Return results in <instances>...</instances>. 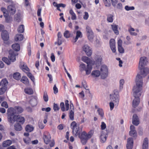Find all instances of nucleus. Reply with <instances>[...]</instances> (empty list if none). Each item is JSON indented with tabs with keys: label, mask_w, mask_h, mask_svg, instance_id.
Masks as SVG:
<instances>
[{
	"label": "nucleus",
	"mask_w": 149,
	"mask_h": 149,
	"mask_svg": "<svg viewBox=\"0 0 149 149\" xmlns=\"http://www.w3.org/2000/svg\"><path fill=\"white\" fill-rule=\"evenodd\" d=\"M120 86L119 89L120 90L122 89L123 88V85L124 83V80L123 79H121L120 81Z\"/></svg>",
	"instance_id": "864d4df0"
},
{
	"label": "nucleus",
	"mask_w": 149,
	"mask_h": 149,
	"mask_svg": "<svg viewBox=\"0 0 149 149\" xmlns=\"http://www.w3.org/2000/svg\"><path fill=\"white\" fill-rule=\"evenodd\" d=\"M1 37L4 41L8 40L9 38V35L7 31H3L1 33Z\"/></svg>",
	"instance_id": "6ab92c4d"
},
{
	"label": "nucleus",
	"mask_w": 149,
	"mask_h": 149,
	"mask_svg": "<svg viewBox=\"0 0 149 149\" xmlns=\"http://www.w3.org/2000/svg\"><path fill=\"white\" fill-rule=\"evenodd\" d=\"M25 93L29 95L32 94L33 93V91L31 88H26L24 89Z\"/></svg>",
	"instance_id": "ea45409f"
},
{
	"label": "nucleus",
	"mask_w": 149,
	"mask_h": 149,
	"mask_svg": "<svg viewBox=\"0 0 149 149\" xmlns=\"http://www.w3.org/2000/svg\"><path fill=\"white\" fill-rule=\"evenodd\" d=\"M13 109V111L15 114H19L22 113L23 111V109L21 107L16 106L14 108L10 107Z\"/></svg>",
	"instance_id": "2eb2a0df"
},
{
	"label": "nucleus",
	"mask_w": 149,
	"mask_h": 149,
	"mask_svg": "<svg viewBox=\"0 0 149 149\" xmlns=\"http://www.w3.org/2000/svg\"><path fill=\"white\" fill-rule=\"evenodd\" d=\"M27 75L31 79V81L34 82L35 79L34 76H33L30 72H29L27 73Z\"/></svg>",
	"instance_id": "de8ad7c7"
},
{
	"label": "nucleus",
	"mask_w": 149,
	"mask_h": 149,
	"mask_svg": "<svg viewBox=\"0 0 149 149\" xmlns=\"http://www.w3.org/2000/svg\"><path fill=\"white\" fill-rule=\"evenodd\" d=\"M118 49L119 52L120 53H123L124 52V49L122 47V41L120 39L118 42Z\"/></svg>",
	"instance_id": "a211bd4d"
},
{
	"label": "nucleus",
	"mask_w": 149,
	"mask_h": 149,
	"mask_svg": "<svg viewBox=\"0 0 149 149\" xmlns=\"http://www.w3.org/2000/svg\"><path fill=\"white\" fill-rule=\"evenodd\" d=\"M13 109L12 108H9L7 112L8 121L10 123L12 124L16 121L17 117V115H15V113H14Z\"/></svg>",
	"instance_id": "7ed1b4c3"
},
{
	"label": "nucleus",
	"mask_w": 149,
	"mask_h": 149,
	"mask_svg": "<svg viewBox=\"0 0 149 149\" xmlns=\"http://www.w3.org/2000/svg\"><path fill=\"white\" fill-rule=\"evenodd\" d=\"M14 19L15 21L19 22L21 21V19L19 15H15L14 17Z\"/></svg>",
	"instance_id": "6e6d98bb"
},
{
	"label": "nucleus",
	"mask_w": 149,
	"mask_h": 149,
	"mask_svg": "<svg viewBox=\"0 0 149 149\" xmlns=\"http://www.w3.org/2000/svg\"><path fill=\"white\" fill-rule=\"evenodd\" d=\"M97 111L99 114L100 115V116L101 117V118L102 119H103L104 114L103 111L102 109L98 108L97 109Z\"/></svg>",
	"instance_id": "37998d69"
},
{
	"label": "nucleus",
	"mask_w": 149,
	"mask_h": 149,
	"mask_svg": "<svg viewBox=\"0 0 149 149\" xmlns=\"http://www.w3.org/2000/svg\"><path fill=\"white\" fill-rule=\"evenodd\" d=\"M30 103L32 106L34 107L37 104V100L35 98H33L30 100Z\"/></svg>",
	"instance_id": "c9c22d12"
},
{
	"label": "nucleus",
	"mask_w": 149,
	"mask_h": 149,
	"mask_svg": "<svg viewBox=\"0 0 149 149\" xmlns=\"http://www.w3.org/2000/svg\"><path fill=\"white\" fill-rule=\"evenodd\" d=\"M12 143V141L10 140H7L3 142L2 146L4 147H7L10 145Z\"/></svg>",
	"instance_id": "473e14b6"
},
{
	"label": "nucleus",
	"mask_w": 149,
	"mask_h": 149,
	"mask_svg": "<svg viewBox=\"0 0 149 149\" xmlns=\"http://www.w3.org/2000/svg\"><path fill=\"white\" fill-rule=\"evenodd\" d=\"M51 109L50 107H48L47 108H42V110L43 111H45L47 112H49L50 111Z\"/></svg>",
	"instance_id": "e2e57ef3"
},
{
	"label": "nucleus",
	"mask_w": 149,
	"mask_h": 149,
	"mask_svg": "<svg viewBox=\"0 0 149 149\" xmlns=\"http://www.w3.org/2000/svg\"><path fill=\"white\" fill-rule=\"evenodd\" d=\"M81 139V142L84 145H85L86 143L87 140H88V139L87 138L82 139Z\"/></svg>",
	"instance_id": "338daca9"
},
{
	"label": "nucleus",
	"mask_w": 149,
	"mask_h": 149,
	"mask_svg": "<svg viewBox=\"0 0 149 149\" xmlns=\"http://www.w3.org/2000/svg\"><path fill=\"white\" fill-rule=\"evenodd\" d=\"M130 131L129 135L132 137L136 138L137 136V133L135 130V127L133 125H131L130 127Z\"/></svg>",
	"instance_id": "1a4fd4ad"
},
{
	"label": "nucleus",
	"mask_w": 149,
	"mask_h": 149,
	"mask_svg": "<svg viewBox=\"0 0 149 149\" xmlns=\"http://www.w3.org/2000/svg\"><path fill=\"white\" fill-rule=\"evenodd\" d=\"M71 127L72 129V133L74 135L77 136L79 135V137L80 139L87 138L86 133L85 131L80 134L79 126L77 125L75 121L71 123Z\"/></svg>",
	"instance_id": "f257e3e1"
},
{
	"label": "nucleus",
	"mask_w": 149,
	"mask_h": 149,
	"mask_svg": "<svg viewBox=\"0 0 149 149\" xmlns=\"http://www.w3.org/2000/svg\"><path fill=\"white\" fill-rule=\"evenodd\" d=\"M2 60L8 65H10L11 63V61L9 60L6 57H3L2 58Z\"/></svg>",
	"instance_id": "a18cd8bd"
},
{
	"label": "nucleus",
	"mask_w": 149,
	"mask_h": 149,
	"mask_svg": "<svg viewBox=\"0 0 149 149\" xmlns=\"http://www.w3.org/2000/svg\"><path fill=\"white\" fill-rule=\"evenodd\" d=\"M64 36L66 38H68L70 36V33L69 31L66 30L64 33Z\"/></svg>",
	"instance_id": "c03bdc74"
},
{
	"label": "nucleus",
	"mask_w": 149,
	"mask_h": 149,
	"mask_svg": "<svg viewBox=\"0 0 149 149\" xmlns=\"http://www.w3.org/2000/svg\"><path fill=\"white\" fill-rule=\"evenodd\" d=\"M1 106L3 107L6 108H7L8 107V105L7 102L5 101H4L2 103Z\"/></svg>",
	"instance_id": "680f3d73"
},
{
	"label": "nucleus",
	"mask_w": 149,
	"mask_h": 149,
	"mask_svg": "<svg viewBox=\"0 0 149 149\" xmlns=\"http://www.w3.org/2000/svg\"><path fill=\"white\" fill-rule=\"evenodd\" d=\"M82 35L81 32L79 31H77L76 32V37L74 38V42H77V40L79 38H81Z\"/></svg>",
	"instance_id": "a878e982"
},
{
	"label": "nucleus",
	"mask_w": 149,
	"mask_h": 149,
	"mask_svg": "<svg viewBox=\"0 0 149 149\" xmlns=\"http://www.w3.org/2000/svg\"><path fill=\"white\" fill-rule=\"evenodd\" d=\"M8 81L6 79H2L0 82V85L2 87H6L8 84Z\"/></svg>",
	"instance_id": "72a5a7b5"
},
{
	"label": "nucleus",
	"mask_w": 149,
	"mask_h": 149,
	"mask_svg": "<svg viewBox=\"0 0 149 149\" xmlns=\"http://www.w3.org/2000/svg\"><path fill=\"white\" fill-rule=\"evenodd\" d=\"M7 10L8 12L11 15H14L16 10L15 6L13 5L8 6L7 7Z\"/></svg>",
	"instance_id": "4468645a"
},
{
	"label": "nucleus",
	"mask_w": 149,
	"mask_h": 149,
	"mask_svg": "<svg viewBox=\"0 0 149 149\" xmlns=\"http://www.w3.org/2000/svg\"><path fill=\"white\" fill-rule=\"evenodd\" d=\"M91 75L95 77H98L100 75V72L98 70H94L92 72Z\"/></svg>",
	"instance_id": "e433bc0d"
},
{
	"label": "nucleus",
	"mask_w": 149,
	"mask_h": 149,
	"mask_svg": "<svg viewBox=\"0 0 149 149\" xmlns=\"http://www.w3.org/2000/svg\"><path fill=\"white\" fill-rule=\"evenodd\" d=\"M86 31L87 33V37L88 39L90 41L93 40L94 38L93 33L91 28L88 26L86 27Z\"/></svg>",
	"instance_id": "6e6552de"
},
{
	"label": "nucleus",
	"mask_w": 149,
	"mask_h": 149,
	"mask_svg": "<svg viewBox=\"0 0 149 149\" xmlns=\"http://www.w3.org/2000/svg\"><path fill=\"white\" fill-rule=\"evenodd\" d=\"M14 128L17 131H20L22 130V127L21 125L19 123H17L14 125Z\"/></svg>",
	"instance_id": "c756f323"
},
{
	"label": "nucleus",
	"mask_w": 149,
	"mask_h": 149,
	"mask_svg": "<svg viewBox=\"0 0 149 149\" xmlns=\"http://www.w3.org/2000/svg\"><path fill=\"white\" fill-rule=\"evenodd\" d=\"M113 15L111 14L108 15L107 16V20L109 22L111 23L113 22Z\"/></svg>",
	"instance_id": "4c0bfd02"
},
{
	"label": "nucleus",
	"mask_w": 149,
	"mask_h": 149,
	"mask_svg": "<svg viewBox=\"0 0 149 149\" xmlns=\"http://www.w3.org/2000/svg\"><path fill=\"white\" fill-rule=\"evenodd\" d=\"M22 70L24 72H26V71H29V69L27 67V66L25 65L24 64H23L22 66Z\"/></svg>",
	"instance_id": "3c124183"
},
{
	"label": "nucleus",
	"mask_w": 149,
	"mask_h": 149,
	"mask_svg": "<svg viewBox=\"0 0 149 149\" xmlns=\"http://www.w3.org/2000/svg\"><path fill=\"white\" fill-rule=\"evenodd\" d=\"M142 84H136L133 89V96L134 97H140L141 95V91L142 89Z\"/></svg>",
	"instance_id": "39448f33"
},
{
	"label": "nucleus",
	"mask_w": 149,
	"mask_h": 149,
	"mask_svg": "<svg viewBox=\"0 0 149 149\" xmlns=\"http://www.w3.org/2000/svg\"><path fill=\"white\" fill-rule=\"evenodd\" d=\"M139 97H134L135 98L133 101L132 106L134 107H136L139 105L140 102Z\"/></svg>",
	"instance_id": "4be33fe9"
},
{
	"label": "nucleus",
	"mask_w": 149,
	"mask_h": 149,
	"mask_svg": "<svg viewBox=\"0 0 149 149\" xmlns=\"http://www.w3.org/2000/svg\"><path fill=\"white\" fill-rule=\"evenodd\" d=\"M83 49L88 56H90L91 55L92 53V50L87 45H84L83 47Z\"/></svg>",
	"instance_id": "f8f14e48"
},
{
	"label": "nucleus",
	"mask_w": 149,
	"mask_h": 149,
	"mask_svg": "<svg viewBox=\"0 0 149 149\" xmlns=\"http://www.w3.org/2000/svg\"><path fill=\"white\" fill-rule=\"evenodd\" d=\"M111 27L114 33L117 35L119 34V31L118 29V26L116 25H111Z\"/></svg>",
	"instance_id": "bb28decb"
},
{
	"label": "nucleus",
	"mask_w": 149,
	"mask_h": 149,
	"mask_svg": "<svg viewBox=\"0 0 149 149\" xmlns=\"http://www.w3.org/2000/svg\"><path fill=\"white\" fill-rule=\"evenodd\" d=\"M107 135L106 134H104L103 133L101 134V135L100 137V141L102 143H104L106 141Z\"/></svg>",
	"instance_id": "b1692460"
},
{
	"label": "nucleus",
	"mask_w": 149,
	"mask_h": 149,
	"mask_svg": "<svg viewBox=\"0 0 149 149\" xmlns=\"http://www.w3.org/2000/svg\"><path fill=\"white\" fill-rule=\"evenodd\" d=\"M105 5L106 7H110L111 5V3L109 0H103Z\"/></svg>",
	"instance_id": "09e8293b"
},
{
	"label": "nucleus",
	"mask_w": 149,
	"mask_h": 149,
	"mask_svg": "<svg viewBox=\"0 0 149 149\" xmlns=\"http://www.w3.org/2000/svg\"><path fill=\"white\" fill-rule=\"evenodd\" d=\"M54 93V94H56L58 92V89L56 87V84L54 85L53 87Z\"/></svg>",
	"instance_id": "69168bd1"
},
{
	"label": "nucleus",
	"mask_w": 149,
	"mask_h": 149,
	"mask_svg": "<svg viewBox=\"0 0 149 149\" xmlns=\"http://www.w3.org/2000/svg\"><path fill=\"white\" fill-rule=\"evenodd\" d=\"M25 129L26 131L28 132H31L33 130L34 127L32 126L28 125L26 126Z\"/></svg>",
	"instance_id": "c85d7f7f"
},
{
	"label": "nucleus",
	"mask_w": 149,
	"mask_h": 149,
	"mask_svg": "<svg viewBox=\"0 0 149 149\" xmlns=\"http://www.w3.org/2000/svg\"><path fill=\"white\" fill-rule=\"evenodd\" d=\"M132 123L135 126H137L139 123V121L137 116L134 114L133 115L132 118Z\"/></svg>",
	"instance_id": "f3484780"
},
{
	"label": "nucleus",
	"mask_w": 149,
	"mask_h": 149,
	"mask_svg": "<svg viewBox=\"0 0 149 149\" xmlns=\"http://www.w3.org/2000/svg\"><path fill=\"white\" fill-rule=\"evenodd\" d=\"M100 72L101 78L103 79H105L107 77L108 73L107 67L105 65H102Z\"/></svg>",
	"instance_id": "0eeeda50"
},
{
	"label": "nucleus",
	"mask_w": 149,
	"mask_h": 149,
	"mask_svg": "<svg viewBox=\"0 0 149 149\" xmlns=\"http://www.w3.org/2000/svg\"><path fill=\"white\" fill-rule=\"evenodd\" d=\"M119 92L117 90H114L113 93L110 95L111 102H114L115 106H117L118 104L119 100Z\"/></svg>",
	"instance_id": "20e7f679"
},
{
	"label": "nucleus",
	"mask_w": 149,
	"mask_h": 149,
	"mask_svg": "<svg viewBox=\"0 0 149 149\" xmlns=\"http://www.w3.org/2000/svg\"><path fill=\"white\" fill-rule=\"evenodd\" d=\"M13 77L15 79L19 80L21 78L20 74L19 72L15 73L13 75Z\"/></svg>",
	"instance_id": "58836bf2"
},
{
	"label": "nucleus",
	"mask_w": 149,
	"mask_h": 149,
	"mask_svg": "<svg viewBox=\"0 0 149 149\" xmlns=\"http://www.w3.org/2000/svg\"><path fill=\"white\" fill-rule=\"evenodd\" d=\"M93 133V131L92 130H91L88 134H86L87 138L88 139L92 136Z\"/></svg>",
	"instance_id": "8fccbe9b"
},
{
	"label": "nucleus",
	"mask_w": 149,
	"mask_h": 149,
	"mask_svg": "<svg viewBox=\"0 0 149 149\" xmlns=\"http://www.w3.org/2000/svg\"><path fill=\"white\" fill-rule=\"evenodd\" d=\"M9 55L8 58L9 60L13 62L16 60V55L14 51L10 50L9 52Z\"/></svg>",
	"instance_id": "9d476101"
},
{
	"label": "nucleus",
	"mask_w": 149,
	"mask_h": 149,
	"mask_svg": "<svg viewBox=\"0 0 149 149\" xmlns=\"http://www.w3.org/2000/svg\"><path fill=\"white\" fill-rule=\"evenodd\" d=\"M147 61L146 57L143 56L141 58L139 62V68L141 70V74L142 75L145 74L146 76L149 73V69L148 68H144V67L146 65Z\"/></svg>",
	"instance_id": "f03ea898"
},
{
	"label": "nucleus",
	"mask_w": 149,
	"mask_h": 149,
	"mask_svg": "<svg viewBox=\"0 0 149 149\" xmlns=\"http://www.w3.org/2000/svg\"><path fill=\"white\" fill-rule=\"evenodd\" d=\"M145 76V74H143V75H142L140 72V74H137L136 77V84H143V79L142 78L145 77V76Z\"/></svg>",
	"instance_id": "9b49d317"
},
{
	"label": "nucleus",
	"mask_w": 149,
	"mask_h": 149,
	"mask_svg": "<svg viewBox=\"0 0 149 149\" xmlns=\"http://www.w3.org/2000/svg\"><path fill=\"white\" fill-rule=\"evenodd\" d=\"M53 109L54 111H56L59 110V107L57 104L54 103V104Z\"/></svg>",
	"instance_id": "13d9d810"
},
{
	"label": "nucleus",
	"mask_w": 149,
	"mask_h": 149,
	"mask_svg": "<svg viewBox=\"0 0 149 149\" xmlns=\"http://www.w3.org/2000/svg\"><path fill=\"white\" fill-rule=\"evenodd\" d=\"M60 107L61 110L63 111H65V107L64 103L62 102L60 103Z\"/></svg>",
	"instance_id": "052dcab7"
},
{
	"label": "nucleus",
	"mask_w": 149,
	"mask_h": 149,
	"mask_svg": "<svg viewBox=\"0 0 149 149\" xmlns=\"http://www.w3.org/2000/svg\"><path fill=\"white\" fill-rule=\"evenodd\" d=\"M74 112L73 110H71L69 113V117L70 119L72 120L74 119Z\"/></svg>",
	"instance_id": "49530a36"
},
{
	"label": "nucleus",
	"mask_w": 149,
	"mask_h": 149,
	"mask_svg": "<svg viewBox=\"0 0 149 149\" xmlns=\"http://www.w3.org/2000/svg\"><path fill=\"white\" fill-rule=\"evenodd\" d=\"M20 81L25 84L27 85L29 84V81L28 79L26 76H23Z\"/></svg>",
	"instance_id": "7c9ffc66"
},
{
	"label": "nucleus",
	"mask_w": 149,
	"mask_h": 149,
	"mask_svg": "<svg viewBox=\"0 0 149 149\" xmlns=\"http://www.w3.org/2000/svg\"><path fill=\"white\" fill-rule=\"evenodd\" d=\"M115 40L114 39H111L109 41L110 47L113 53L116 52Z\"/></svg>",
	"instance_id": "ddd939ff"
},
{
	"label": "nucleus",
	"mask_w": 149,
	"mask_h": 149,
	"mask_svg": "<svg viewBox=\"0 0 149 149\" xmlns=\"http://www.w3.org/2000/svg\"><path fill=\"white\" fill-rule=\"evenodd\" d=\"M68 102L69 101L68 100H66L65 101V107L66 111H68L69 109V104Z\"/></svg>",
	"instance_id": "bf43d9fd"
},
{
	"label": "nucleus",
	"mask_w": 149,
	"mask_h": 149,
	"mask_svg": "<svg viewBox=\"0 0 149 149\" xmlns=\"http://www.w3.org/2000/svg\"><path fill=\"white\" fill-rule=\"evenodd\" d=\"M81 60L82 61L86 63L87 65L90 64V60L88 57L86 56H84L81 58Z\"/></svg>",
	"instance_id": "f704fd0d"
},
{
	"label": "nucleus",
	"mask_w": 149,
	"mask_h": 149,
	"mask_svg": "<svg viewBox=\"0 0 149 149\" xmlns=\"http://www.w3.org/2000/svg\"><path fill=\"white\" fill-rule=\"evenodd\" d=\"M43 138L45 143L48 144L50 141L51 136L49 134L47 133L43 135Z\"/></svg>",
	"instance_id": "aec40b11"
},
{
	"label": "nucleus",
	"mask_w": 149,
	"mask_h": 149,
	"mask_svg": "<svg viewBox=\"0 0 149 149\" xmlns=\"http://www.w3.org/2000/svg\"><path fill=\"white\" fill-rule=\"evenodd\" d=\"M92 69V67L90 64L87 65L86 68L85 64L83 63H81L79 66V70L80 71L82 72L85 71L86 74L87 75L90 74Z\"/></svg>",
	"instance_id": "423d86ee"
},
{
	"label": "nucleus",
	"mask_w": 149,
	"mask_h": 149,
	"mask_svg": "<svg viewBox=\"0 0 149 149\" xmlns=\"http://www.w3.org/2000/svg\"><path fill=\"white\" fill-rule=\"evenodd\" d=\"M12 47V48L16 51H18L20 50V46L19 44L16 43L13 44Z\"/></svg>",
	"instance_id": "2f4dec72"
},
{
	"label": "nucleus",
	"mask_w": 149,
	"mask_h": 149,
	"mask_svg": "<svg viewBox=\"0 0 149 149\" xmlns=\"http://www.w3.org/2000/svg\"><path fill=\"white\" fill-rule=\"evenodd\" d=\"M125 9L127 10H132L134 9V8L133 6L130 7L126 6L125 7Z\"/></svg>",
	"instance_id": "4d7b16f0"
},
{
	"label": "nucleus",
	"mask_w": 149,
	"mask_h": 149,
	"mask_svg": "<svg viewBox=\"0 0 149 149\" xmlns=\"http://www.w3.org/2000/svg\"><path fill=\"white\" fill-rule=\"evenodd\" d=\"M23 36L22 34H17L16 35L15 39L16 41H21L23 40Z\"/></svg>",
	"instance_id": "cd10ccee"
},
{
	"label": "nucleus",
	"mask_w": 149,
	"mask_h": 149,
	"mask_svg": "<svg viewBox=\"0 0 149 149\" xmlns=\"http://www.w3.org/2000/svg\"><path fill=\"white\" fill-rule=\"evenodd\" d=\"M126 147L127 149H132L133 148V140L132 138H129L127 139Z\"/></svg>",
	"instance_id": "dca6fc26"
},
{
	"label": "nucleus",
	"mask_w": 149,
	"mask_h": 149,
	"mask_svg": "<svg viewBox=\"0 0 149 149\" xmlns=\"http://www.w3.org/2000/svg\"><path fill=\"white\" fill-rule=\"evenodd\" d=\"M95 59L96 61V64L99 65L101 64V63L102 61V58L100 56H96L95 57Z\"/></svg>",
	"instance_id": "393cba45"
},
{
	"label": "nucleus",
	"mask_w": 149,
	"mask_h": 149,
	"mask_svg": "<svg viewBox=\"0 0 149 149\" xmlns=\"http://www.w3.org/2000/svg\"><path fill=\"white\" fill-rule=\"evenodd\" d=\"M7 88L6 87H2L0 88V95L3 94L7 90Z\"/></svg>",
	"instance_id": "79ce46f5"
},
{
	"label": "nucleus",
	"mask_w": 149,
	"mask_h": 149,
	"mask_svg": "<svg viewBox=\"0 0 149 149\" xmlns=\"http://www.w3.org/2000/svg\"><path fill=\"white\" fill-rule=\"evenodd\" d=\"M23 141L26 144H28L30 143L31 139L28 137H26L23 139Z\"/></svg>",
	"instance_id": "5fc2aeb1"
},
{
	"label": "nucleus",
	"mask_w": 149,
	"mask_h": 149,
	"mask_svg": "<svg viewBox=\"0 0 149 149\" xmlns=\"http://www.w3.org/2000/svg\"><path fill=\"white\" fill-rule=\"evenodd\" d=\"M142 149H148V140L147 138H145L143 140Z\"/></svg>",
	"instance_id": "412c9836"
},
{
	"label": "nucleus",
	"mask_w": 149,
	"mask_h": 149,
	"mask_svg": "<svg viewBox=\"0 0 149 149\" xmlns=\"http://www.w3.org/2000/svg\"><path fill=\"white\" fill-rule=\"evenodd\" d=\"M38 126L40 128L43 129L44 127V125L42 122H39L38 123Z\"/></svg>",
	"instance_id": "0e129e2a"
},
{
	"label": "nucleus",
	"mask_w": 149,
	"mask_h": 149,
	"mask_svg": "<svg viewBox=\"0 0 149 149\" xmlns=\"http://www.w3.org/2000/svg\"><path fill=\"white\" fill-rule=\"evenodd\" d=\"M43 99L46 102H47L48 100V97L47 94L46 92H45L43 95Z\"/></svg>",
	"instance_id": "603ef678"
},
{
	"label": "nucleus",
	"mask_w": 149,
	"mask_h": 149,
	"mask_svg": "<svg viewBox=\"0 0 149 149\" xmlns=\"http://www.w3.org/2000/svg\"><path fill=\"white\" fill-rule=\"evenodd\" d=\"M17 117L16 121L22 124H23L25 122V119L24 117L19 115H17Z\"/></svg>",
	"instance_id": "5701e85b"
},
{
	"label": "nucleus",
	"mask_w": 149,
	"mask_h": 149,
	"mask_svg": "<svg viewBox=\"0 0 149 149\" xmlns=\"http://www.w3.org/2000/svg\"><path fill=\"white\" fill-rule=\"evenodd\" d=\"M17 31L19 33H22L24 31V26L23 25H20L17 29Z\"/></svg>",
	"instance_id": "a19ab883"
},
{
	"label": "nucleus",
	"mask_w": 149,
	"mask_h": 149,
	"mask_svg": "<svg viewBox=\"0 0 149 149\" xmlns=\"http://www.w3.org/2000/svg\"><path fill=\"white\" fill-rule=\"evenodd\" d=\"M5 20L6 22L9 23L11 21L12 19L9 16L5 18Z\"/></svg>",
	"instance_id": "774afa93"
}]
</instances>
